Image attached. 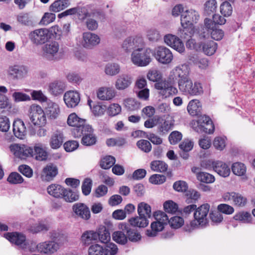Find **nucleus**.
I'll return each mask as SVG.
<instances>
[{
  "label": "nucleus",
  "mask_w": 255,
  "mask_h": 255,
  "mask_svg": "<svg viewBox=\"0 0 255 255\" xmlns=\"http://www.w3.org/2000/svg\"><path fill=\"white\" fill-rule=\"evenodd\" d=\"M155 220L150 225V230H147L146 234L148 237H154L157 233L163 230L164 226L169 223L170 226L174 229L181 227L184 224L182 218L179 216H174L169 219L166 213L161 211H157L154 213Z\"/></svg>",
  "instance_id": "obj_1"
},
{
  "label": "nucleus",
  "mask_w": 255,
  "mask_h": 255,
  "mask_svg": "<svg viewBox=\"0 0 255 255\" xmlns=\"http://www.w3.org/2000/svg\"><path fill=\"white\" fill-rule=\"evenodd\" d=\"M151 50L140 47L131 52L130 59L132 63L138 67H145L151 62Z\"/></svg>",
  "instance_id": "obj_2"
},
{
  "label": "nucleus",
  "mask_w": 255,
  "mask_h": 255,
  "mask_svg": "<svg viewBox=\"0 0 255 255\" xmlns=\"http://www.w3.org/2000/svg\"><path fill=\"white\" fill-rule=\"evenodd\" d=\"M209 204L206 203L196 208L193 215L194 220L191 222V226L193 227L200 226L205 227L208 223L207 215L210 210Z\"/></svg>",
  "instance_id": "obj_3"
},
{
  "label": "nucleus",
  "mask_w": 255,
  "mask_h": 255,
  "mask_svg": "<svg viewBox=\"0 0 255 255\" xmlns=\"http://www.w3.org/2000/svg\"><path fill=\"white\" fill-rule=\"evenodd\" d=\"M209 33L203 31L199 33V40H200V51L202 50L207 55H212L217 49V43L209 39Z\"/></svg>",
  "instance_id": "obj_4"
},
{
  "label": "nucleus",
  "mask_w": 255,
  "mask_h": 255,
  "mask_svg": "<svg viewBox=\"0 0 255 255\" xmlns=\"http://www.w3.org/2000/svg\"><path fill=\"white\" fill-rule=\"evenodd\" d=\"M4 237L7 239L10 242L14 244L15 245L19 246L22 249H28L29 251L32 252L31 248L34 247V242H31L30 244L26 242L25 237L17 232L7 233L4 234Z\"/></svg>",
  "instance_id": "obj_5"
},
{
  "label": "nucleus",
  "mask_w": 255,
  "mask_h": 255,
  "mask_svg": "<svg viewBox=\"0 0 255 255\" xmlns=\"http://www.w3.org/2000/svg\"><path fill=\"white\" fill-rule=\"evenodd\" d=\"M144 41L141 37H128L124 40L122 48L125 52L129 53L140 47H144Z\"/></svg>",
  "instance_id": "obj_6"
},
{
  "label": "nucleus",
  "mask_w": 255,
  "mask_h": 255,
  "mask_svg": "<svg viewBox=\"0 0 255 255\" xmlns=\"http://www.w3.org/2000/svg\"><path fill=\"white\" fill-rule=\"evenodd\" d=\"M154 56L160 63L167 64L172 61L173 54L169 49L164 46H159L155 49Z\"/></svg>",
  "instance_id": "obj_7"
},
{
  "label": "nucleus",
  "mask_w": 255,
  "mask_h": 255,
  "mask_svg": "<svg viewBox=\"0 0 255 255\" xmlns=\"http://www.w3.org/2000/svg\"><path fill=\"white\" fill-rule=\"evenodd\" d=\"M58 248L59 245L57 243L53 241H47L40 243L38 245L34 243V247L31 248L30 250L32 251L37 250L41 253L52 254L56 252Z\"/></svg>",
  "instance_id": "obj_8"
},
{
  "label": "nucleus",
  "mask_w": 255,
  "mask_h": 255,
  "mask_svg": "<svg viewBox=\"0 0 255 255\" xmlns=\"http://www.w3.org/2000/svg\"><path fill=\"white\" fill-rule=\"evenodd\" d=\"M29 38L36 45L45 43L48 39V30L46 28L36 29L29 34Z\"/></svg>",
  "instance_id": "obj_9"
},
{
  "label": "nucleus",
  "mask_w": 255,
  "mask_h": 255,
  "mask_svg": "<svg viewBox=\"0 0 255 255\" xmlns=\"http://www.w3.org/2000/svg\"><path fill=\"white\" fill-rule=\"evenodd\" d=\"M100 42V38L98 35L90 32L83 33L81 44L84 48L92 49Z\"/></svg>",
  "instance_id": "obj_10"
},
{
  "label": "nucleus",
  "mask_w": 255,
  "mask_h": 255,
  "mask_svg": "<svg viewBox=\"0 0 255 255\" xmlns=\"http://www.w3.org/2000/svg\"><path fill=\"white\" fill-rule=\"evenodd\" d=\"M59 50V45L58 42L53 41L45 44L43 47V56L48 60H53Z\"/></svg>",
  "instance_id": "obj_11"
},
{
  "label": "nucleus",
  "mask_w": 255,
  "mask_h": 255,
  "mask_svg": "<svg viewBox=\"0 0 255 255\" xmlns=\"http://www.w3.org/2000/svg\"><path fill=\"white\" fill-rule=\"evenodd\" d=\"M199 18L198 13L193 9L187 10L181 15V25H192L197 22Z\"/></svg>",
  "instance_id": "obj_12"
},
{
  "label": "nucleus",
  "mask_w": 255,
  "mask_h": 255,
  "mask_svg": "<svg viewBox=\"0 0 255 255\" xmlns=\"http://www.w3.org/2000/svg\"><path fill=\"white\" fill-rule=\"evenodd\" d=\"M72 210L76 216L85 220H89L91 217L89 207L84 203H77L72 206Z\"/></svg>",
  "instance_id": "obj_13"
},
{
  "label": "nucleus",
  "mask_w": 255,
  "mask_h": 255,
  "mask_svg": "<svg viewBox=\"0 0 255 255\" xmlns=\"http://www.w3.org/2000/svg\"><path fill=\"white\" fill-rule=\"evenodd\" d=\"M173 79L177 81L178 84L189 78V71L186 65H181L176 67L172 70Z\"/></svg>",
  "instance_id": "obj_14"
},
{
  "label": "nucleus",
  "mask_w": 255,
  "mask_h": 255,
  "mask_svg": "<svg viewBox=\"0 0 255 255\" xmlns=\"http://www.w3.org/2000/svg\"><path fill=\"white\" fill-rule=\"evenodd\" d=\"M63 99L68 108H74L79 103L80 101V94L77 91H67L65 93Z\"/></svg>",
  "instance_id": "obj_15"
},
{
  "label": "nucleus",
  "mask_w": 255,
  "mask_h": 255,
  "mask_svg": "<svg viewBox=\"0 0 255 255\" xmlns=\"http://www.w3.org/2000/svg\"><path fill=\"white\" fill-rule=\"evenodd\" d=\"M223 198L225 201L232 202L237 206H244L247 203V199L245 197L238 193L234 192L225 193Z\"/></svg>",
  "instance_id": "obj_16"
},
{
  "label": "nucleus",
  "mask_w": 255,
  "mask_h": 255,
  "mask_svg": "<svg viewBox=\"0 0 255 255\" xmlns=\"http://www.w3.org/2000/svg\"><path fill=\"white\" fill-rule=\"evenodd\" d=\"M67 124L75 128H92L86 120L79 118L75 113L71 114L68 117Z\"/></svg>",
  "instance_id": "obj_17"
},
{
  "label": "nucleus",
  "mask_w": 255,
  "mask_h": 255,
  "mask_svg": "<svg viewBox=\"0 0 255 255\" xmlns=\"http://www.w3.org/2000/svg\"><path fill=\"white\" fill-rule=\"evenodd\" d=\"M64 140V136L63 132L56 129L52 132L51 136L49 145L53 149H58L62 145Z\"/></svg>",
  "instance_id": "obj_18"
},
{
  "label": "nucleus",
  "mask_w": 255,
  "mask_h": 255,
  "mask_svg": "<svg viewBox=\"0 0 255 255\" xmlns=\"http://www.w3.org/2000/svg\"><path fill=\"white\" fill-rule=\"evenodd\" d=\"M132 82V77L123 74L119 76L115 82V87L118 90H124L129 87Z\"/></svg>",
  "instance_id": "obj_19"
},
{
  "label": "nucleus",
  "mask_w": 255,
  "mask_h": 255,
  "mask_svg": "<svg viewBox=\"0 0 255 255\" xmlns=\"http://www.w3.org/2000/svg\"><path fill=\"white\" fill-rule=\"evenodd\" d=\"M120 228L126 233L127 239L130 242H137L141 240V236L136 230L130 228L128 225L122 223L120 225Z\"/></svg>",
  "instance_id": "obj_20"
},
{
  "label": "nucleus",
  "mask_w": 255,
  "mask_h": 255,
  "mask_svg": "<svg viewBox=\"0 0 255 255\" xmlns=\"http://www.w3.org/2000/svg\"><path fill=\"white\" fill-rule=\"evenodd\" d=\"M97 97L101 100H111L116 96V92L112 87H103L97 91Z\"/></svg>",
  "instance_id": "obj_21"
},
{
  "label": "nucleus",
  "mask_w": 255,
  "mask_h": 255,
  "mask_svg": "<svg viewBox=\"0 0 255 255\" xmlns=\"http://www.w3.org/2000/svg\"><path fill=\"white\" fill-rule=\"evenodd\" d=\"M212 165L214 171L221 176L226 177L230 175V169L225 163L217 161L213 162Z\"/></svg>",
  "instance_id": "obj_22"
},
{
  "label": "nucleus",
  "mask_w": 255,
  "mask_h": 255,
  "mask_svg": "<svg viewBox=\"0 0 255 255\" xmlns=\"http://www.w3.org/2000/svg\"><path fill=\"white\" fill-rule=\"evenodd\" d=\"M58 174V168L53 163L48 164L43 168L42 177L46 180H51Z\"/></svg>",
  "instance_id": "obj_23"
},
{
  "label": "nucleus",
  "mask_w": 255,
  "mask_h": 255,
  "mask_svg": "<svg viewBox=\"0 0 255 255\" xmlns=\"http://www.w3.org/2000/svg\"><path fill=\"white\" fill-rule=\"evenodd\" d=\"M9 75L13 78L20 79L24 77L27 73V68L23 66L15 65L9 67L8 71Z\"/></svg>",
  "instance_id": "obj_24"
},
{
  "label": "nucleus",
  "mask_w": 255,
  "mask_h": 255,
  "mask_svg": "<svg viewBox=\"0 0 255 255\" xmlns=\"http://www.w3.org/2000/svg\"><path fill=\"white\" fill-rule=\"evenodd\" d=\"M187 109L189 114L192 116H199L201 114L202 105L199 100L194 99L188 103Z\"/></svg>",
  "instance_id": "obj_25"
},
{
  "label": "nucleus",
  "mask_w": 255,
  "mask_h": 255,
  "mask_svg": "<svg viewBox=\"0 0 255 255\" xmlns=\"http://www.w3.org/2000/svg\"><path fill=\"white\" fill-rule=\"evenodd\" d=\"M65 89V84L61 81H54L48 86L49 93L55 96L62 94Z\"/></svg>",
  "instance_id": "obj_26"
},
{
  "label": "nucleus",
  "mask_w": 255,
  "mask_h": 255,
  "mask_svg": "<svg viewBox=\"0 0 255 255\" xmlns=\"http://www.w3.org/2000/svg\"><path fill=\"white\" fill-rule=\"evenodd\" d=\"M45 112L50 118L56 119L60 113V109L56 103L49 100L47 102Z\"/></svg>",
  "instance_id": "obj_27"
},
{
  "label": "nucleus",
  "mask_w": 255,
  "mask_h": 255,
  "mask_svg": "<svg viewBox=\"0 0 255 255\" xmlns=\"http://www.w3.org/2000/svg\"><path fill=\"white\" fill-rule=\"evenodd\" d=\"M33 150V156H35L36 160L44 161L47 159L48 156L47 152L41 143L35 144Z\"/></svg>",
  "instance_id": "obj_28"
},
{
  "label": "nucleus",
  "mask_w": 255,
  "mask_h": 255,
  "mask_svg": "<svg viewBox=\"0 0 255 255\" xmlns=\"http://www.w3.org/2000/svg\"><path fill=\"white\" fill-rule=\"evenodd\" d=\"M98 235L97 232L89 230L85 231L81 237L82 243L85 246H88L92 243L93 241L97 240Z\"/></svg>",
  "instance_id": "obj_29"
},
{
  "label": "nucleus",
  "mask_w": 255,
  "mask_h": 255,
  "mask_svg": "<svg viewBox=\"0 0 255 255\" xmlns=\"http://www.w3.org/2000/svg\"><path fill=\"white\" fill-rule=\"evenodd\" d=\"M70 5L69 0H55V1L50 5L49 10L54 12H59Z\"/></svg>",
  "instance_id": "obj_30"
},
{
  "label": "nucleus",
  "mask_w": 255,
  "mask_h": 255,
  "mask_svg": "<svg viewBox=\"0 0 255 255\" xmlns=\"http://www.w3.org/2000/svg\"><path fill=\"white\" fill-rule=\"evenodd\" d=\"M47 192L55 198H62L65 189L60 185L52 184L47 187Z\"/></svg>",
  "instance_id": "obj_31"
},
{
  "label": "nucleus",
  "mask_w": 255,
  "mask_h": 255,
  "mask_svg": "<svg viewBox=\"0 0 255 255\" xmlns=\"http://www.w3.org/2000/svg\"><path fill=\"white\" fill-rule=\"evenodd\" d=\"M99 241L102 243H108L111 240V236L109 229L105 226H101L97 232Z\"/></svg>",
  "instance_id": "obj_32"
},
{
  "label": "nucleus",
  "mask_w": 255,
  "mask_h": 255,
  "mask_svg": "<svg viewBox=\"0 0 255 255\" xmlns=\"http://www.w3.org/2000/svg\"><path fill=\"white\" fill-rule=\"evenodd\" d=\"M137 213L139 216L145 217L148 220L151 217V207L147 203L141 202L138 205Z\"/></svg>",
  "instance_id": "obj_33"
},
{
  "label": "nucleus",
  "mask_w": 255,
  "mask_h": 255,
  "mask_svg": "<svg viewBox=\"0 0 255 255\" xmlns=\"http://www.w3.org/2000/svg\"><path fill=\"white\" fill-rule=\"evenodd\" d=\"M128 222L131 226L139 228H144L149 223L148 220L141 216L132 217L129 219Z\"/></svg>",
  "instance_id": "obj_34"
},
{
  "label": "nucleus",
  "mask_w": 255,
  "mask_h": 255,
  "mask_svg": "<svg viewBox=\"0 0 255 255\" xmlns=\"http://www.w3.org/2000/svg\"><path fill=\"white\" fill-rule=\"evenodd\" d=\"M182 29L178 31V35L181 38L188 39L191 38L194 34V26L192 25H181Z\"/></svg>",
  "instance_id": "obj_35"
},
{
  "label": "nucleus",
  "mask_w": 255,
  "mask_h": 255,
  "mask_svg": "<svg viewBox=\"0 0 255 255\" xmlns=\"http://www.w3.org/2000/svg\"><path fill=\"white\" fill-rule=\"evenodd\" d=\"M163 122V119L158 116H155L152 118L146 120L144 124L145 128H153L154 127H158L159 128H163L162 123Z\"/></svg>",
  "instance_id": "obj_36"
},
{
  "label": "nucleus",
  "mask_w": 255,
  "mask_h": 255,
  "mask_svg": "<svg viewBox=\"0 0 255 255\" xmlns=\"http://www.w3.org/2000/svg\"><path fill=\"white\" fill-rule=\"evenodd\" d=\"M45 113L42 115H35L30 116V120L34 126H38L39 128H42L45 126L46 124V119Z\"/></svg>",
  "instance_id": "obj_37"
},
{
  "label": "nucleus",
  "mask_w": 255,
  "mask_h": 255,
  "mask_svg": "<svg viewBox=\"0 0 255 255\" xmlns=\"http://www.w3.org/2000/svg\"><path fill=\"white\" fill-rule=\"evenodd\" d=\"M87 132L84 133L81 140V143L86 146H91L95 144L97 141L96 137L91 132V131L87 130Z\"/></svg>",
  "instance_id": "obj_38"
},
{
  "label": "nucleus",
  "mask_w": 255,
  "mask_h": 255,
  "mask_svg": "<svg viewBox=\"0 0 255 255\" xmlns=\"http://www.w3.org/2000/svg\"><path fill=\"white\" fill-rule=\"evenodd\" d=\"M217 7L216 0H209L204 4V12L207 15H213Z\"/></svg>",
  "instance_id": "obj_39"
},
{
  "label": "nucleus",
  "mask_w": 255,
  "mask_h": 255,
  "mask_svg": "<svg viewBox=\"0 0 255 255\" xmlns=\"http://www.w3.org/2000/svg\"><path fill=\"white\" fill-rule=\"evenodd\" d=\"M151 169L156 172H164L168 168V165L160 160H154L150 163Z\"/></svg>",
  "instance_id": "obj_40"
},
{
  "label": "nucleus",
  "mask_w": 255,
  "mask_h": 255,
  "mask_svg": "<svg viewBox=\"0 0 255 255\" xmlns=\"http://www.w3.org/2000/svg\"><path fill=\"white\" fill-rule=\"evenodd\" d=\"M124 104L125 107L128 111H136L140 107V103L132 98H128L125 100Z\"/></svg>",
  "instance_id": "obj_41"
},
{
  "label": "nucleus",
  "mask_w": 255,
  "mask_h": 255,
  "mask_svg": "<svg viewBox=\"0 0 255 255\" xmlns=\"http://www.w3.org/2000/svg\"><path fill=\"white\" fill-rule=\"evenodd\" d=\"M49 229V226L47 224L39 222L31 226L28 230L33 234H36L41 231H47Z\"/></svg>",
  "instance_id": "obj_42"
},
{
  "label": "nucleus",
  "mask_w": 255,
  "mask_h": 255,
  "mask_svg": "<svg viewBox=\"0 0 255 255\" xmlns=\"http://www.w3.org/2000/svg\"><path fill=\"white\" fill-rule=\"evenodd\" d=\"M155 88L159 90V94L165 98L169 97L168 89V83L166 81H161L156 83L154 85Z\"/></svg>",
  "instance_id": "obj_43"
},
{
  "label": "nucleus",
  "mask_w": 255,
  "mask_h": 255,
  "mask_svg": "<svg viewBox=\"0 0 255 255\" xmlns=\"http://www.w3.org/2000/svg\"><path fill=\"white\" fill-rule=\"evenodd\" d=\"M232 171L236 175L243 176L247 171L246 165L241 162H235L232 166Z\"/></svg>",
  "instance_id": "obj_44"
},
{
  "label": "nucleus",
  "mask_w": 255,
  "mask_h": 255,
  "mask_svg": "<svg viewBox=\"0 0 255 255\" xmlns=\"http://www.w3.org/2000/svg\"><path fill=\"white\" fill-rule=\"evenodd\" d=\"M197 123L198 127L204 128L205 126H210L211 128H215V126L211 119L208 116L199 115Z\"/></svg>",
  "instance_id": "obj_45"
},
{
  "label": "nucleus",
  "mask_w": 255,
  "mask_h": 255,
  "mask_svg": "<svg viewBox=\"0 0 255 255\" xmlns=\"http://www.w3.org/2000/svg\"><path fill=\"white\" fill-rule=\"evenodd\" d=\"M120 66L117 63H108L105 68V73L109 76H115L119 73Z\"/></svg>",
  "instance_id": "obj_46"
},
{
  "label": "nucleus",
  "mask_w": 255,
  "mask_h": 255,
  "mask_svg": "<svg viewBox=\"0 0 255 255\" xmlns=\"http://www.w3.org/2000/svg\"><path fill=\"white\" fill-rule=\"evenodd\" d=\"M62 198L67 202H73L78 200L79 196L78 192L71 189H66L64 191Z\"/></svg>",
  "instance_id": "obj_47"
},
{
  "label": "nucleus",
  "mask_w": 255,
  "mask_h": 255,
  "mask_svg": "<svg viewBox=\"0 0 255 255\" xmlns=\"http://www.w3.org/2000/svg\"><path fill=\"white\" fill-rule=\"evenodd\" d=\"M123 232V230L116 231L112 235L113 240L121 245H125L128 242L127 235H125Z\"/></svg>",
  "instance_id": "obj_48"
},
{
  "label": "nucleus",
  "mask_w": 255,
  "mask_h": 255,
  "mask_svg": "<svg viewBox=\"0 0 255 255\" xmlns=\"http://www.w3.org/2000/svg\"><path fill=\"white\" fill-rule=\"evenodd\" d=\"M234 219L244 223H248L251 221V215L247 212L242 211L236 214Z\"/></svg>",
  "instance_id": "obj_49"
},
{
  "label": "nucleus",
  "mask_w": 255,
  "mask_h": 255,
  "mask_svg": "<svg viewBox=\"0 0 255 255\" xmlns=\"http://www.w3.org/2000/svg\"><path fill=\"white\" fill-rule=\"evenodd\" d=\"M197 179L199 181L206 183H211L215 181L214 176L205 172L198 173Z\"/></svg>",
  "instance_id": "obj_50"
},
{
  "label": "nucleus",
  "mask_w": 255,
  "mask_h": 255,
  "mask_svg": "<svg viewBox=\"0 0 255 255\" xmlns=\"http://www.w3.org/2000/svg\"><path fill=\"white\" fill-rule=\"evenodd\" d=\"M103 249L104 255H116L118 251L117 246L113 243H106Z\"/></svg>",
  "instance_id": "obj_51"
},
{
  "label": "nucleus",
  "mask_w": 255,
  "mask_h": 255,
  "mask_svg": "<svg viewBox=\"0 0 255 255\" xmlns=\"http://www.w3.org/2000/svg\"><path fill=\"white\" fill-rule=\"evenodd\" d=\"M165 211L168 213L174 214L178 210V205L172 200L166 201L163 204Z\"/></svg>",
  "instance_id": "obj_52"
},
{
  "label": "nucleus",
  "mask_w": 255,
  "mask_h": 255,
  "mask_svg": "<svg viewBox=\"0 0 255 255\" xmlns=\"http://www.w3.org/2000/svg\"><path fill=\"white\" fill-rule=\"evenodd\" d=\"M226 137L225 136H217L213 141V145L216 149L223 150L226 145Z\"/></svg>",
  "instance_id": "obj_53"
},
{
  "label": "nucleus",
  "mask_w": 255,
  "mask_h": 255,
  "mask_svg": "<svg viewBox=\"0 0 255 255\" xmlns=\"http://www.w3.org/2000/svg\"><path fill=\"white\" fill-rule=\"evenodd\" d=\"M233 11V8L228 1L223 2L220 5V12L225 17L230 16Z\"/></svg>",
  "instance_id": "obj_54"
},
{
  "label": "nucleus",
  "mask_w": 255,
  "mask_h": 255,
  "mask_svg": "<svg viewBox=\"0 0 255 255\" xmlns=\"http://www.w3.org/2000/svg\"><path fill=\"white\" fill-rule=\"evenodd\" d=\"M115 158L112 156H107L103 158L101 162V167L105 169H109L115 163Z\"/></svg>",
  "instance_id": "obj_55"
},
{
  "label": "nucleus",
  "mask_w": 255,
  "mask_h": 255,
  "mask_svg": "<svg viewBox=\"0 0 255 255\" xmlns=\"http://www.w3.org/2000/svg\"><path fill=\"white\" fill-rule=\"evenodd\" d=\"M178 84L180 91L185 95H188L190 88L192 86V82L188 78L183 82H179Z\"/></svg>",
  "instance_id": "obj_56"
},
{
  "label": "nucleus",
  "mask_w": 255,
  "mask_h": 255,
  "mask_svg": "<svg viewBox=\"0 0 255 255\" xmlns=\"http://www.w3.org/2000/svg\"><path fill=\"white\" fill-rule=\"evenodd\" d=\"M89 255H103L104 249L101 245L96 244L91 245L88 249Z\"/></svg>",
  "instance_id": "obj_57"
},
{
  "label": "nucleus",
  "mask_w": 255,
  "mask_h": 255,
  "mask_svg": "<svg viewBox=\"0 0 255 255\" xmlns=\"http://www.w3.org/2000/svg\"><path fill=\"white\" fill-rule=\"evenodd\" d=\"M162 75L160 72L155 69L150 70L147 74V78L151 81L159 82L161 79Z\"/></svg>",
  "instance_id": "obj_58"
},
{
  "label": "nucleus",
  "mask_w": 255,
  "mask_h": 255,
  "mask_svg": "<svg viewBox=\"0 0 255 255\" xmlns=\"http://www.w3.org/2000/svg\"><path fill=\"white\" fill-rule=\"evenodd\" d=\"M12 97L16 103L29 101L30 97L27 94L19 92H15L12 94Z\"/></svg>",
  "instance_id": "obj_59"
},
{
  "label": "nucleus",
  "mask_w": 255,
  "mask_h": 255,
  "mask_svg": "<svg viewBox=\"0 0 255 255\" xmlns=\"http://www.w3.org/2000/svg\"><path fill=\"white\" fill-rule=\"evenodd\" d=\"M7 181L11 184H20L23 181L22 177L17 172L11 173L7 178Z\"/></svg>",
  "instance_id": "obj_60"
},
{
  "label": "nucleus",
  "mask_w": 255,
  "mask_h": 255,
  "mask_svg": "<svg viewBox=\"0 0 255 255\" xmlns=\"http://www.w3.org/2000/svg\"><path fill=\"white\" fill-rule=\"evenodd\" d=\"M9 148L14 155L22 159V152H23V148L22 144H13L9 146Z\"/></svg>",
  "instance_id": "obj_61"
},
{
  "label": "nucleus",
  "mask_w": 255,
  "mask_h": 255,
  "mask_svg": "<svg viewBox=\"0 0 255 255\" xmlns=\"http://www.w3.org/2000/svg\"><path fill=\"white\" fill-rule=\"evenodd\" d=\"M92 186V181L90 178H86L82 185V191L83 194L85 195H88L91 191Z\"/></svg>",
  "instance_id": "obj_62"
},
{
  "label": "nucleus",
  "mask_w": 255,
  "mask_h": 255,
  "mask_svg": "<svg viewBox=\"0 0 255 255\" xmlns=\"http://www.w3.org/2000/svg\"><path fill=\"white\" fill-rule=\"evenodd\" d=\"M137 147L145 152H149L151 150V144L146 140L141 139L136 143Z\"/></svg>",
  "instance_id": "obj_63"
},
{
  "label": "nucleus",
  "mask_w": 255,
  "mask_h": 255,
  "mask_svg": "<svg viewBox=\"0 0 255 255\" xmlns=\"http://www.w3.org/2000/svg\"><path fill=\"white\" fill-rule=\"evenodd\" d=\"M182 138V133L178 131H172L168 137V139L171 144H175L179 142Z\"/></svg>",
  "instance_id": "obj_64"
}]
</instances>
